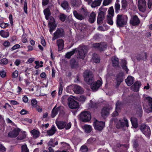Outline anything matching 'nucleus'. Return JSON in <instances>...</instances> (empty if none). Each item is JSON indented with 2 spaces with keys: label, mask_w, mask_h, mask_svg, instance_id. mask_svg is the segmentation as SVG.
Listing matches in <instances>:
<instances>
[{
  "label": "nucleus",
  "mask_w": 152,
  "mask_h": 152,
  "mask_svg": "<svg viewBox=\"0 0 152 152\" xmlns=\"http://www.w3.org/2000/svg\"><path fill=\"white\" fill-rule=\"evenodd\" d=\"M56 124L58 128L59 129H62L64 128L66 130L69 129L71 127L72 124L71 122L66 123V122L63 121L56 120Z\"/></svg>",
  "instance_id": "nucleus-1"
},
{
  "label": "nucleus",
  "mask_w": 152,
  "mask_h": 152,
  "mask_svg": "<svg viewBox=\"0 0 152 152\" xmlns=\"http://www.w3.org/2000/svg\"><path fill=\"white\" fill-rule=\"evenodd\" d=\"M128 19L126 15H118L117 17V24L118 26L122 27L125 25Z\"/></svg>",
  "instance_id": "nucleus-2"
},
{
  "label": "nucleus",
  "mask_w": 152,
  "mask_h": 152,
  "mask_svg": "<svg viewBox=\"0 0 152 152\" xmlns=\"http://www.w3.org/2000/svg\"><path fill=\"white\" fill-rule=\"evenodd\" d=\"M83 77L85 81L89 84L92 82L94 80L92 72L89 70H86L84 72Z\"/></svg>",
  "instance_id": "nucleus-3"
},
{
  "label": "nucleus",
  "mask_w": 152,
  "mask_h": 152,
  "mask_svg": "<svg viewBox=\"0 0 152 152\" xmlns=\"http://www.w3.org/2000/svg\"><path fill=\"white\" fill-rule=\"evenodd\" d=\"M91 115L90 113L88 111L82 112L79 115V119L82 121L87 122L91 119Z\"/></svg>",
  "instance_id": "nucleus-4"
},
{
  "label": "nucleus",
  "mask_w": 152,
  "mask_h": 152,
  "mask_svg": "<svg viewBox=\"0 0 152 152\" xmlns=\"http://www.w3.org/2000/svg\"><path fill=\"white\" fill-rule=\"evenodd\" d=\"M68 100L69 102V106L70 108L76 109L78 107L79 104L74 100V97L73 96H71L70 97H68Z\"/></svg>",
  "instance_id": "nucleus-5"
},
{
  "label": "nucleus",
  "mask_w": 152,
  "mask_h": 152,
  "mask_svg": "<svg viewBox=\"0 0 152 152\" xmlns=\"http://www.w3.org/2000/svg\"><path fill=\"white\" fill-rule=\"evenodd\" d=\"M93 126L95 130L101 131L105 126V123L103 121H100L95 120L93 122Z\"/></svg>",
  "instance_id": "nucleus-6"
},
{
  "label": "nucleus",
  "mask_w": 152,
  "mask_h": 152,
  "mask_svg": "<svg viewBox=\"0 0 152 152\" xmlns=\"http://www.w3.org/2000/svg\"><path fill=\"white\" fill-rule=\"evenodd\" d=\"M140 129L143 134L147 137H149L151 134V130L149 127L144 124L141 125Z\"/></svg>",
  "instance_id": "nucleus-7"
},
{
  "label": "nucleus",
  "mask_w": 152,
  "mask_h": 152,
  "mask_svg": "<svg viewBox=\"0 0 152 152\" xmlns=\"http://www.w3.org/2000/svg\"><path fill=\"white\" fill-rule=\"evenodd\" d=\"M102 80L100 79L97 81L91 83V89L94 91H97L102 84Z\"/></svg>",
  "instance_id": "nucleus-8"
},
{
  "label": "nucleus",
  "mask_w": 152,
  "mask_h": 152,
  "mask_svg": "<svg viewBox=\"0 0 152 152\" xmlns=\"http://www.w3.org/2000/svg\"><path fill=\"white\" fill-rule=\"evenodd\" d=\"M47 20H48L49 21L48 25L50 28L49 31L50 33L51 34L56 26L54 23V20L53 17L50 16L49 17V19Z\"/></svg>",
  "instance_id": "nucleus-9"
},
{
  "label": "nucleus",
  "mask_w": 152,
  "mask_h": 152,
  "mask_svg": "<svg viewBox=\"0 0 152 152\" xmlns=\"http://www.w3.org/2000/svg\"><path fill=\"white\" fill-rule=\"evenodd\" d=\"M64 35V31L62 29H58L54 33L53 37L52 38L53 41L60 37H61Z\"/></svg>",
  "instance_id": "nucleus-10"
},
{
  "label": "nucleus",
  "mask_w": 152,
  "mask_h": 152,
  "mask_svg": "<svg viewBox=\"0 0 152 152\" xmlns=\"http://www.w3.org/2000/svg\"><path fill=\"white\" fill-rule=\"evenodd\" d=\"M138 7L140 11L143 12H144L146 8L145 0H139L138 2Z\"/></svg>",
  "instance_id": "nucleus-11"
},
{
  "label": "nucleus",
  "mask_w": 152,
  "mask_h": 152,
  "mask_svg": "<svg viewBox=\"0 0 152 152\" xmlns=\"http://www.w3.org/2000/svg\"><path fill=\"white\" fill-rule=\"evenodd\" d=\"M126 126H129L128 121L126 118H124L123 120H119L116 124V127L118 128Z\"/></svg>",
  "instance_id": "nucleus-12"
},
{
  "label": "nucleus",
  "mask_w": 152,
  "mask_h": 152,
  "mask_svg": "<svg viewBox=\"0 0 152 152\" xmlns=\"http://www.w3.org/2000/svg\"><path fill=\"white\" fill-rule=\"evenodd\" d=\"M72 87L75 93L77 94H82L83 92V88L80 86L77 85H74L69 86V87Z\"/></svg>",
  "instance_id": "nucleus-13"
},
{
  "label": "nucleus",
  "mask_w": 152,
  "mask_h": 152,
  "mask_svg": "<svg viewBox=\"0 0 152 152\" xmlns=\"http://www.w3.org/2000/svg\"><path fill=\"white\" fill-rule=\"evenodd\" d=\"M20 129H15L9 133L8 136L12 138H15L18 135Z\"/></svg>",
  "instance_id": "nucleus-14"
},
{
  "label": "nucleus",
  "mask_w": 152,
  "mask_h": 152,
  "mask_svg": "<svg viewBox=\"0 0 152 152\" xmlns=\"http://www.w3.org/2000/svg\"><path fill=\"white\" fill-rule=\"evenodd\" d=\"M140 20L137 16L134 15L131 17L130 23L133 26H136L140 23Z\"/></svg>",
  "instance_id": "nucleus-15"
},
{
  "label": "nucleus",
  "mask_w": 152,
  "mask_h": 152,
  "mask_svg": "<svg viewBox=\"0 0 152 152\" xmlns=\"http://www.w3.org/2000/svg\"><path fill=\"white\" fill-rule=\"evenodd\" d=\"M144 98L145 100L148 102L149 108L148 109L149 112H152V98L149 96H147L146 95H144Z\"/></svg>",
  "instance_id": "nucleus-16"
},
{
  "label": "nucleus",
  "mask_w": 152,
  "mask_h": 152,
  "mask_svg": "<svg viewBox=\"0 0 152 152\" xmlns=\"http://www.w3.org/2000/svg\"><path fill=\"white\" fill-rule=\"evenodd\" d=\"M93 46L95 48H98L101 50H104L107 47V45L104 43L101 44L96 43L93 44Z\"/></svg>",
  "instance_id": "nucleus-17"
},
{
  "label": "nucleus",
  "mask_w": 152,
  "mask_h": 152,
  "mask_svg": "<svg viewBox=\"0 0 152 152\" xmlns=\"http://www.w3.org/2000/svg\"><path fill=\"white\" fill-rule=\"evenodd\" d=\"M121 107V103L120 102L118 101L116 104V108L115 111L113 112L112 115L116 116L118 115V112L120 110Z\"/></svg>",
  "instance_id": "nucleus-18"
},
{
  "label": "nucleus",
  "mask_w": 152,
  "mask_h": 152,
  "mask_svg": "<svg viewBox=\"0 0 152 152\" xmlns=\"http://www.w3.org/2000/svg\"><path fill=\"white\" fill-rule=\"evenodd\" d=\"M104 12L103 11H100L97 17V22L98 23L100 24L104 20Z\"/></svg>",
  "instance_id": "nucleus-19"
},
{
  "label": "nucleus",
  "mask_w": 152,
  "mask_h": 152,
  "mask_svg": "<svg viewBox=\"0 0 152 152\" xmlns=\"http://www.w3.org/2000/svg\"><path fill=\"white\" fill-rule=\"evenodd\" d=\"M57 44L58 48V51H61L64 48V42L62 39H59L57 41Z\"/></svg>",
  "instance_id": "nucleus-20"
},
{
  "label": "nucleus",
  "mask_w": 152,
  "mask_h": 152,
  "mask_svg": "<svg viewBox=\"0 0 152 152\" xmlns=\"http://www.w3.org/2000/svg\"><path fill=\"white\" fill-rule=\"evenodd\" d=\"M141 86V83L140 82H136L134 83L131 87V89L134 91H139V88Z\"/></svg>",
  "instance_id": "nucleus-21"
},
{
  "label": "nucleus",
  "mask_w": 152,
  "mask_h": 152,
  "mask_svg": "<svg viewBox=\"0 0 152 152\" xmlns=\"http://www.w3.org/2000/svg\"><path fill=\"white\" fill-rule=\"evenodd\" d=\"M101 114L102 116L105 118L109 114V108L108 107H104L102 110Z\"/></svg>",
  "instance_id": "nucleus-22"
},
{
  "label": "nucleus",
  "mask_w": 152,
  "mask_h": 152,
  "mask_svg": "<svg viewBox=\"0 0 152 152\" xmlns=\"http://www.w3.org/2000/svg\"><path fill=\"white\" fill-rule=\"evenodd\" d=\"M56 131V129L54 125H53L50 129L48 130L46 132L47 134L49 136L53 135Z\"/></svg>",
  "instance_id": "nucleus-23"
},
{
  "label": "nucleus",
  "mask_w": 152,
  "mask_h": 152,
  "mask_svg": "<svg viewBox=\"0 0 152 152\" xmlns=\"http://www.w3.org/2000/svg\"><path fill=\"white\" fill-rule=\"evenodd\" d=\"M84 49H85V48L84 47L79 48V57L80 58L83 59L84 58L85 56V51L84 50Z\"/></svg>",
  "instance_id": "nucleus-24"
},
{
  "label": "nucleus",
  "mask_w": 152,
  "mask_h": 152,
  "mask_svg": "<svg viewBox=\"0 0 152 152\" xmlns=\"http://www.w3.org/2000/svg\"><path fill=\"white\" fill-rule=\"evenodd\" d=\"M125 82L127 85L130 86L132 85L134 81V78L131 76H128L127 78L125 80Z\"/></svg>",
  "instance_id": "nucleus-25"
},
{
  "label": "nucleus",
  "mask_w": 152,
  "mask_h": 152,
  "mask_svg": "<svg viewBox=\"0 0 152 152\" xmlns=\"http://www.w3.org/2000/svg\"><path fill=\"white\" fill-rule=\"evenodd\" d=\"M102 0H95L93 2H92L91 6L92 8H95L99 6L101 4Z\"/></svg>",
  "instance_id": "nucleus-26"
},
{
  "label": "nucleus",
  "mask_w": 152,
  "mask_h": 152,
  "mask_svg": "<svg viewBox=\"0 0 152 152\" xmlns=\"http://www.w3.org/2000/svg\"><path fill=\"white\" fill-rule=\"evenodd\" d=\"M71 3L73 7H77L81 5L82 1L81 0H72Z\"/></svg>",
  "instance_id": "nucleus-27"
},
{
  "label": "nucleus",
  "mask_w": 152,
  "mask_h": 152,
  "mask_svg": "<svg viewBox=\"0 0 152 152\" xmlns=\"http://www.w3.org/2000/svg\"><path fill=\"white\" fill-rule=\"evenodd\" d=\"M82 127L85 132L86 133L90 132L92 129V126L89 125H85Z\"/></svg>",
  "instance_id": "nucleus-28"
},
{
  "label": "nucleus",
  "mask_w": 152,
  "mask_h": 152,
  "mask_svg": "<svg viewBox=\"0 0 152 152\" xmlns=\"http://www.w3.org/2000/svg\"><path fill=\"white\" fill-rule=\"evenodd\" d=\"M96 15L95 12H93L91 13L89 18V21L91 23H93L96 20Z\"/></svg>",
  "instance_id": "nucleus-29"
},
{
  "label": "nucleus",
  "mask_w": 152,
  "mask_h": 152,
  "mask_svg": "<svg viewBox=\"0 0 152 152\" xmlns=\"http://www.w3.org/2000/svg\"><path fill=\"white\" fill-rule=\"evenodd\" d=\"M73 14L75 17L79 20H82L84 19V16L78 14L76 11H73Z\"/></svg>",
  "instance_id": "nucleus-30"
},
{
  "label": "nucleus",
  "mask_w": 152,
  "mask_h": 152,
  "mask_svg": "<svg viewBox=\"0 0 152 152\" xmlns=\"http://www.w3.org/2000/svg\"><path fill=\"white\" fill-rule=\"evenodd\" d=\"M61 6L64 9L66 10L67 12L69 11L70 8L69 7L68 4L67 2H63L61 4Z\"/></svg>",
  "instance_id": "nucleus-31"
},
{
  "label": "nucleus",
  "mask_w": 152,
  "mask_h": 152,
  "mask_svg": "<svg viewBox=\"0 0 152 152\" xmlns=\"http://www.w3.org/2000/svg\"><path fill=\"white\" fill-rule=\"evenodd\" d=\"M123 73H122L120 75H119L117 77V86H118L123 81Z\"/></svg>",
  "instance_id": "nucleus-32"
},
{
  "label": "nucleus",
  "mask_w": 152,
  "mask_h": 152,
  "mask_svg": "<svg viewBox=\"0 0 152 152\" xmlns=\"http://www.w3.org/2000/svg\"><path fill=\"white\" fill-rule=\"evenodd\" d=\"M44 12L45 15V18L46 20L49 19V17L50 15V10L49 8L45 9L44 11Z\"/></svg>",
  "instance_id": "nucleus-33"
},
{
  "label": "nucleus",
  "mask_w": 152,
  "mask_h": 152,
  "mask_svg": "<svg viewBox=\"0 0 152 152\" xmlns=\"http://www.w3.org/2000/svg\"><path fill=\"white\" fill-rule=\"evenodd\" d=\"M112 61L113 66H118V60L117 58L114 56L112 58Z\"/></svg>",
  "instance_id": "nucleus-34"
},
{
  "label": "nucleus",
  "mask_w": 152,
  "mask_h": 152,
  "mask_svg": "<svg viewBox=\"0 0 152 152\" xmlns=\"http://www.w3.org/2000/svg\"><path fill=\"white\" fill-rule=\"evenodd\" d=\"M131 121L132 126L134 128H137V118L134 117H132L131 118Z\"/></svg>",
  "instance_id": "nucleus-35"
},
{
  "label": "nucleus",
  "mask_w": 152,
  "mask_h": 152,
  "mask_svg": "<svg viewBox=\"0 0 152 152\" xmlns=\"http://www.w3.org/2000/svg\"><path fill=\"white\" fill-rule=\"evenodd\" d=\"M92 60L96 63H99L100 62V60L97 54H94L92 58Z\"/></svg>",
  "instance_id": "nucleus-36"
},
{
  "label": "nucleus",
  "mask_w": 152,
  "mask_h": 152,
  "mask_svg": "<svg viewBox=\"0 0 152 152\" xmlns=\"http://www.w3.org/2000/svg\"><path fill=\"white\" fill-rule=\"evenodd\" d=\"M122 65V68L124 69L126 73L128 72V69L126 64H127V62L125 60H122L121 61Z\"/></svg>",
  "instance_id": "nucleus-37"
},
{
  "label": "nucleus",
  "mask_w": 152,
  "mask_h": 152,
  "mask_svg": "<svg viewBox=\"0 0 152 152\" xmlns=\"http://www.w3.org/2000/svg\"><path fill=\"white\" fill-rule=\"evenodd\" d=\"M56 106L54 107L52 110L51 116L52 118L54 117L58 114L59 110L58 108H55Z\"/></svg>",
  "instance_id": "nucleus-38"
},
{
  "label": "nucleus",
  "mask_w": 152,
  "mask_h": 152,
  "mask_svg": "<svg viewBox=\"0 0 152 152\" xmlns=\"http://www.w3.org/2000/svg\"><path fill=\"white\" fill-rule=\"evenodd\" d=\"M76 49H73L71 51L67 53L66 54L65 57L68 58H69L71 56L74 54Z\"/></svg>",
  "instance_id": "nucleus-39"
},
{
  "label": "nucleus",
  "mask_w": 152,
  "mask_h": 152,
  "mask_svg": "<svg viewBox=\"0 0 152 152\" xmlns=\"http://www.w3.org/2000/svg\"><path fill=\"white\" fill-rule=\"evenodd\" d=\"M0 34L2 37L7 38L9 36V33L8 32L2 30L0 31Z\"/></svg>",
  "instance_id": "nucleus-40"
},
{
  "label": "nucleus",
  "mask_w": 152,
  "mask_h": 152,
  "mask_svg": "<svg viewBox=\"0 0 152 152\" xmlns=\"http://www.w3.org/2000/svg\"><path fill=\"white\" fill-rule=\"evenodd\" d=\"M119 0H117L115 4V10L116 12H118V11L120 10V5L119 4Z\"/></svg>",
  "instance_id": "nucleus-41"
},
{
  "label": "nucleus",
  "mask_w": 152,
  "mask_h": 152,
  "mask_svg": "<svg viewBox=\"0 0 152 152\" xmlns=\"http://www.w3.org/2000/svg\"><path fill=\"white\" fill-rule=\"evenodd\" d=\"M31 133L32 134L34 137L35 138H37L38 137V131L34 129L31 131Z\"/></svg>",
  "instance_id": "nucleus-42"
},
{
  "label": "nucleus",
  "mask_w": 152,
  "mask_h": 152,
  "mask_svg": "<svg viewBox=\"0 0 152 152\" xmlns=\"http://www.w3.org/2000/svg\"><path fill=\"white\" fill-rule=\"evenodd\" d=\"M108 15L107 16L113 17L114 14V10L113 7H110L108 11Z\"/></svg>",
  "instance_id": "nucleus-43"
},
{
  "label": "nucleus",
  "mask_w": 152,
  "mask_h": 152,
  "mask_svg": "<svg viewBox=\"0 0 152 152\" xmlns=\"http://www.w3.org/2000/svg\"><path fill=\"white\" fill-rule=\"evenodd\" d=\"M31 104L33 107L36 108V109L38 110L37 107V101L35 99H33L31 101Z\"/></svg>",
  "instance_id": "nucleus-44"
},
{
  "label": "nucleus",
  "mask_w": 152,
  "mask_h": 152,
  "mask_svg": "<svg viewBox=\"0 0 152 152\" xmlns=\"http://www.w3.org/2000/svg\"><path fill=\"white\" fill-rule=\"evenodd\" d=\"M29 151L28 148L26 144H24L21 146V152H29Z\"/></svg>",
  "instance_id": "nucleus-45"
},
{
  "label": "nucleus",
  "mask_w": 152,
  "mask_h": 152,
  "mask_svg": "<svg viewBox=\"0 0 152 152\" xmlns=\"http://www.w3.org/2000/svg\"><path fill=\"white\" fill-rule=\"evenodd\" d=\"M8 63V60L6 58H4L0 60V64L2 65H6Z\"/></svg>",
  "instance_id": "nucleus-46"
},
{
  "label": "nucleus",
  "mask_w": 152,
  "mask_h": 152,
  "mask_svg": "<svg viewBox=\"0 0 152 152\" xmlns=\"http://www.w3.org/2000/svg\"><path fill=\"white\" fill-rule=\"evenodd\" d=\"M89 106L91 107H94L96 106V103L94 99H93L90 101L89 103Z\"/></svg>",
  "instance_id": "nucleus-47"
},
{
  "label": "nucleus",
  "mask_w": 152,
  "mask_h": 152,
  "mask_svg": "<svg viewBox=\"0 0 152 152\" xmlns=\"http://www.w3.org/2000/svg\"><path fill=\"white\" fill-rule=\"evenodd\" d=\"M113 17L110 16H107V22L110 25H112L113 24V22L112 20Z\"/></svg>",
  "instance_id": "nucleus-48"
},
{
  "label": "nucleus",
  "mask_w": 152,
  "mask_h": 152,
  "mask_svg": "<svg viewBox=\"0 0 152 152\" xmlns=\"http://www.w3.org/2000/svg\"><path fill=\"white\" fill-rule=\"evenodd\" d=\"M88 150L87 147L85 145H83L81 147L80 151L81 152H87Z\"/></svg>",
  "instance_id": "nucleus-49"
},
{
  "label": "nucleus",
  "mask_w": 152,
  "mask_h": 152,
  "mask_svg": "<svg viewBox=\"0 0 152 152\" xmlns=\"http://www.w3.org/2000/svg\"><path fill=\"white\" fill-rule=\"evenodd\" d=\"M63 87L62 85V83L61 82L60 83V86L59 87V91H58V94L61 95L62 93V91L63 90Z\"/></svg>",
  "instance_id": "nucleus-50"
},
{
  "label": "nucleus",
  "mask_w": 152,
  "mask_h": 152,
  "mask_svg": "<svg viewBox=\"0 0 152 152\" xmlns=\"http://www.w3.org/2000/svg\"><path fill=\"white\" fill-rule=\"evenodd\" d=\"M86 99V97L83 96H81L78 98V100L81 102H84Z\"/></svg>",
  "instance_id": "nucleus-51"
},
{
  "label": "nucleus",
  "mask_w": 152,
  "mask_h": 152,
  "mask_svg": "<svg viewBox=\"0 0 152 152\" xmlns=\"http://www.w3.org/2000/svg\"><path fill=\"white\" fill-rule=\"evenodd\" d=\"M66 18V16L64 14H61L60 15L59 18L60 20L62 21H64L65 20Z\"/></svg>",
  "instance_id": "nucleus-52"
},
{
  "label": "nucleus",
  "mask_w": 152,
  "mask_h": 152,
  "mask_svg": "<svg viewBox=\"0 0 152 152\" xmlns=\"http://www.w3.org/2000/svg\"><path fill=\"white\" fill-rule=\"evenodd\" d=\"M122 7L124 9H125L127 6V2L126 0H122Z\"/></svg>",
  "instance_id": "nucleus-53"
},
{
  "label": "nucleus",
  "mask_w": 152,
  "mask_h": 152,
  "mask_svg": "<svg viewBox=\"0 0 152 152\" xmlns=\"http://www.w3.org/2000/svg\"><path fill=\"white\" fill-rule=\"evenodd\" d=\"M111 0H104L103 4L104 6L108 5L111 2Z\"/></svg>",
  "instance_id": "nucleus-54"
},
{
  "label": "nucleus",
  "mask_w": 152,
  "mask_h": 152,
  "mask_svg": "<svg viewBox=\"0 0 152 152\" xmlns=\"http://www.w3.org/2000/svg\"><path fill=\"white\" fill-rule=\"evenodd\" d=\"M40 39H41V44L43 46H46V44L45 40L44 39V38L43 37L41 36L40 37Z\"/></svg>",
  "instance_id": "nucleus-55"
},
{
  "label": "nucleus",
  "mask_w": 152,
  "mask_h": 152,
  "mask_svg": "<svg viewBox=\"0 0 152 152\" xmlns=\"http://www.w3.org/2000/svg\"><path fill=\"white\" fill-rule=\"evenodd\" d=\"M18 71L15 70L12 73V77L13 78H16L18 77Z\"/></svg>",
  "instance_id": "nucleus-56"
},
{
  "label": "nucleus",
  "mask_w": 152,
  "mask_h": 152,
  "mask_svg": "<svg viewBox=\"0 0 152 152\" xmlns=\"http://www.w3.org/2000/svg\"><path fill=\"white\" fill-rule=\"evenodd\" d=\"M54 141V139H51L50 141L48 142V145L50 146L53 147H54V143H53V142Z\"/></svg>",
  "instance_id": "nucleus-57"
},
{
  "label": "nucleus",
  "mask_w": 152,
  "mask_h": 152,
  "mask_svg": "<svg viewBox=\"0 0 152 152\" xmlns=\"http://www.w3.org/2000/svg\"><path fill=\"white\" fill-rule=\"evenodd\" d=\"M81 12L84 15L86 16L87 15V10L85 8H82L81 10Z\"/></svg>",
  "instance_id": "nucleus-58"
},
{
  "label": "nucleus",
  "mask_w": 152,
  "mask_h": 152,
  "mask_svg": "<svg viewBox=\"0 0 152 152\" xmlns=\"http://www.w3.org/2000/svg\"><path fill=\"white\" fill-rule=\"evenodd\" d=\"M23 10L24 12L26 14L27 13V4L26 2V1L24 3V6L23 7Z\"/></svg>",
  "instance_id": "nucleus-59"
},
{
  "label": "nucleus",
  "mask_w": 152,
  "mask_h": 152,
  "mask_svg": "<svg viewBox=\"0 0 152 152\" xmlns=\"http://www.w3.org/2000/svg\"><path fill=\"white\" fill-rule=\"evenodd\" d=\"M20 46L19 44H16L14 45L12 48V50H14L20 48Z\"/></svg>",
  "instance_id": "nucleus-60"
},
{
  "label": "nucleus",
  "mask_w": 152,
  "mask_h": 152,
  "mask_svg": "<svg viewBox=\"0 0 152 152\" xmlns=\"http://www.w3.org/2000/svg\"><path fill=\"white\" fill-rule=\"evenodd\" d=\"M6 76V73L4 71H0V77H4Z\"/></svg>",
  "instance_id": "nucleus-61"
},
{
  "label": "nucleus",
  "mask_w": 152,
  "mask_h": 152,
  "mask_svg": "<svg viewBox=\"0 0 152 152\" xmlns=\"http://www.w3.org/2000/svg\"><path fill=\"white\" fill-rule=\"evenodd\" d=\"M5 151V148L1 144L0 145V151L1 152H4Z\"/></svg>",
  "instance_id": "nucleus-62"
},
{
  "label": "nucleus",
  "mask_w": 152,
  "mask_h": 152,
  "mask_svg": "<svg viewBox=\"0 0 152 152\" xmlns=\"http://www.w3.org/2000/svg\"><path fill=\"white\" fill-rule=\"evenodd\" d=\"M95 140V139L94 138L91 137L88 139L87 142L88 143H91L93 142Z\"/></svg>",
  "instance_id": "nucleus-63"
},
{
  "label": "nucleus",
  "mask_w": 152,
  "mask_h": 152,
  "mask_svg": "<svg viewBox=\"0 0 152 152\" xmlns=\"http://www.w3.org/2000/svg\"><path fill=\"white\" fill-rule=\"evenodd\" d=\"M152 7V0H149L148 2V7L150 9Z\"/></svg>",
  "instance_id": "nucleus-64"
}]
</instances>
